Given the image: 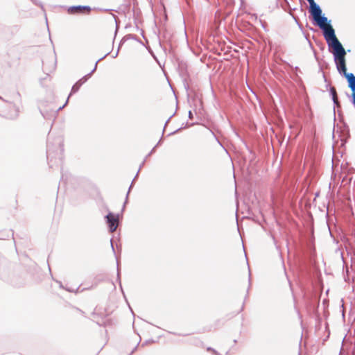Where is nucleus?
<instances>
[{"label": "nucleus", "mask_w": 355, "mask_h": 355, "mask_svg": "<svg viewBox=\"0 0 355 355\" xmlns=\"http://www.w3.org/2000/svg\"><path fill=\"white\" fill-rule=\"evenodd\" d=\"M181 129H182V128H178L177 130L174 131L173 132L171 133L170 135L175 134V132H178L179 130H180Z\"/></svg>", "instance_id": "nucleus-21"}, {"label": "nucleus", "mask_w": 355, "mask_h": 355, "mask_svg": "<svg viewBox=\"0 0 355 355\" xmlns=\"http://www.w3.org/2000/svg\"><path fill=\"white\" fill-rule=\"evenodd\" d=\"M110 243H111L112 250L114 252V253H115L114 248V245H113V239H111V240H110Z\"/></svg>", "instance_id": "nucleus-18"}, {"label": "nucleus", "mask_w": 355, "mask_h": 355, "mask_svg": "<svg viewBox=\"0 0 355 355\" xmlns=\"http://www.w3.org/2000/svg\"><path fill=\"white\" fill-rule=\"evenodd\" d=\"M53 153H54L53 147L51 146V144L50 143H48L47 144V150H46L47 159H50L51 161H52V159L53 157Z\"/></svg>", "instance_id": "nucleus-13"}, {"label": "nucleus", "mask_w": 355, "mask_h": 355, "mask_svg": "<svg viewBox=\"0 0 355 355\" xmlns=\"http://www.w3.org/2000/svg\"><path fill=\"white\" fill-rule=\"evenodd\" d=\"M40 112H41L42 115L44 118H46V115L44 114V113L42 111H40Z\"/></svg>", "instance_id": "nucleus-24"}, {"label": "nucleus", "mask_w": 355, "mask_h": 355, "mask_svg": "<svg viewBox=\"0 0 355 355\" xmlns=\"http://www.w3.org/2000/svg\"><path fill=\"white\" fill-rule=\"evenodd\" d=\"M119 50L116 53H114L113 58H116L118 55Z\"/></svg>", "instance_id": "nucleus-23"}, {"label": "nucleus", "mask_w": 355, "mask_h": 355, "mask_svg": "<svg viewBox=\"0 0 355 355\" xmlns=\"http://www.w3.org/2000/svg\"><path fill=\"white\" fill-rule=\"evenodd\" d=\"M322 31L327 45L339 40L336 35L335 30L331 24H329V26H327Z\"/></svg>", "instance_id": "nucleus-4"}, {"label": "nucleus", "mask_w": 355, "mask_h": 355, "mask_svg": "<svg viewBox=\"0 0 355 355\" xmlns=\"http://www.w3.org/2000/svg\"><path fill=\"white\" fill-rule=\"evenodd\" d=\"M207 350L208 352H211L214 355H220V353H218L216 350H215L214 349H213L212 347H208L207 348Z\"/></svg>", "instance_id": "nucleus-15"}, {"label": "nucleus", "mask_w": 355, "mask_h": 355, "mask_svg": "<svg viewBox=\"0 0 355 355\" xmlns=\"http://www.w3.org/2000/svg\"><path fill=\"white\" fill-rule=\"evenodd\" d=\"M313 22L314 25L318 26L321 30L329 26V24H331V20L328 19L324 14H322L316 21H313Z\"/></svg>", "instance_id": "nucleus-8"}, {"label": "nucleus", "mask_w": 355, "mask_h": 355, "mask_svg": "<svg viewBox=\"0 0 355 355\" xmlns=\"http://www.w3.org/2000/svg\"><path fill=\"white\" fill-rule=\"evenodd\" d=\"M105 218L110 232H114L116 231L119 225V214H114L113 213L110 212L105 216Z\"/></svg>", "instance_id": "nucleus-3"}, {"label": "nucleus", "mask_w": 355, "mask_h": 355, "mask_svg": "<svg viewBox=\"0 0 355 355\" xmlns=\"http://www.w3.org/2000/svg\"><path fill=\"white\" fill-rule=\"evenodd\" d=\"M35 5L36 6H40L41 8H43V6L42 4L41 3V2L38 0H31Z\"/></svg>", "instance_id": "nucleus-17"}, {"label": "nucleus", "mask_w": 355, "mask_h": 355, "mask_svg": "<svg viewBox=\"0 0 355 355\" xmlns=\"http://www.w3.org/2000/svg\"><path fill=\"white\" fill-rule=\"evenodd\" d=\"M347 54V51L344 47H341V49L339 51L338 54L335 55V58L334 59H341L345 58Z\"/></svg>", "instance_id": "nucleus-14"}, {"label": "nucleus", "mask_w": 355, "mask_h": 355, "mask_svg": "<svg viewBox=\"0 0 355 355\" xmlns=\"http://www.w3.org/2000/svg\"><path fill=\"white\" fill-rule=\"evenodd\" d=\"M189 118L191 119H193V114L191 111L189 112Z\"/></svg>", "instance_id": "nucleus-20"}, {"label": "nucleus", "mask_w": 355, "mask_h": 355, "mask_svg": "<svg viewBox=\"0 0 355 355\" xmlns=\"http://www.w3.org/2000/svg\"><path fill=\"white\" fill-rule=\"evenodd\" d=\"M308 2L311 1L312 0H306Z\"/></svg>", "instance_id": "nucleus-25"}, {"label": "nucleus", "mask_w": 355, "mask_h": 355, "mask_svg": "<svg viewBox=\"0 0 355 355\" xmlns=\"http://www.w3.org/2000/svg\"><path fill=\"white\" fill-rule=\"evenodd\" d=\"M348 83V87L352 92V103L355 106V76L352 73H345L343 75Z\"/></svg>", "instance_id": "nucleus-6"}, {"label": "nucleus", "mask_w": 355, "mask_h": 355, "mask_svg": "<svg viewBox=\"0 0 355 355\" xmlns=\"http://www.w3.org/2000/svg\"><path fill=\"white\" fill-rule=\"evenodd\" d=\"M162 141V139L159 141V142L157 143V144L151 150V151L146 155V157H145V159H144V161L142 162V163L141 164L140 166H139V171H137L135 178L133 179L130 187H129V189H128V191L127 193V195H126V198H125V202H124V205H123V210L124 209V207L125 206V204L128 202V195H129V193H130V189H132V185H133V183H134V181L135 180V179L137 178V177L138 176V174L139 173V171L140 169L141 168V167L144 165L146 161V159L152 154L154 153L155 151V148L160 144Z\"/></svg>", "instance_id": "nucleus-7"}, {"label": "nucleus", "mask_w": 355, "mask_h": 355, "mask_svg": "<svg viewBox=\"0 0 355 355\" xmlns=\"http://www.w3.org/2000/svg\"><path fill=\"white\" fill-rule=\"evenodd\" d=\"M58 144L59 147L60 148V151H62L63 148L62 147L61 141L60 140L58 141Z\"/></svg>", "instance_id": "nucleus-19"}, {"label": "nucleus", "mask_w": 355, "mask_h": 355, "mask_svg": "<svg viewBox=\"0 0 355 355\" xmlns=\"http://www.w3.org/2000/svg\"><path fill=\"white\" fill-rule=\"evenodd\" d=\"M85 10L89 12L91 11V8L88 6H73L69 8L68 12L69 13L73 14L76 12H83Z\"/></svg>", "instance_id": "nucleus-10"}, {"label": "nucleus", "mask_w": 355, "mask_h": 355, "mask_svg": "<svg viewBox=\"0 0 355 355\" xmlns=\"http://www.w3.org/2000/svg\"><path fill=\"white\" fill-rule=\"evenodd\" d=\"M116 263H117V279L119 281H120V268H119V261L117 259H116ZM119 283L121 284V282H119Z\"/></svg>", "instance_id": "nucleus-16"}, {"label": "nucleus", "mask_w": 355, "mask_h": 355, "mask_svg": "<svg viewBox=\"0 0 355 355\" xmlns=\"http://www.w3.org/2000/svg\"><path fill=\"white\" fill-rule=\"evenodd\" d=\"M329 93L331 96L332 101H333L334 105H336L337 107H339L340 103L338 99L337 92H336V88L334 87H330Z\"/></svg>", "instance_id": "nucleus-12"}, {"label": "nucleus", "mask_w": 355, "mask_h": 355, "mask_svg": "<svg viewBox=\"0 0 355 355\" xmlns=\"http://www.w3.org/2000/svg\"><path fill=\"white\" fill-rule=\"evenodd\" d=\"M0 99L5 103L3 107L5 116L10 119H17L22 107V100L19 92H15L10 99H5L1 96Z\"/></svg>", "instance_id": "nucleus-1"}, {"label": "nucleus", "mask_w": 355, "mask_h": 355, "mask_svg": "<svg viewBox=\"0 0 355 355\" xmlns=\"http://www.w3.org/2000/svg\"><path fill=\"white\" fill-rule=\"evenodd\" d=\"M119 50L116 53H114L113 58H116L118 55Z\"/></svg>", "instance_id": "nucleus-22"}, {"label": "nucleus", "mask_w": 355, "mask_h": 355, "mask_svg": "<svg viewBox=\"0 0 355 355\" xmlns=\"http://www.w3.org/2000/svg\"><path fill=\"white\" fill-rule=\"evenodd\" d=\"M109 54V53H107V54H105L103 57L101 58L100 59H98L96 62V64H95V66L94 67V69L92 70V71L90 73H89L88 74L85 75V76H83L81 79H80L78 82H76L72 87L71 88V93L69 94V96H68V98L67 100L66 101L65 103L60 107L58 109V111H60L68 103V101H69V96L73 94V93H76L78 91V89H80V87H81V85L85 83L88 78L91 76V75L96 70V68H97V64L99 61H101V60H103V58H105L107 55Z\"/></svg>", "instance_id": "nucleus-2"}, {"label": "nucleus", "mask_w": 355, "mask_h": 355, "mask_svg": "<svg viewBox=\"0 0 355 355\" xmlns=\"http://www.w3.org/2000/svg\"><path fill=\"white\" fill-rule=\"evenodd\" d=\"M336 66V69L340 74L343 75L347 73L346 60L345 58L334 59Z\"/></svg>", "instance_id": "nucleus-9"}, {"label": "nucleus", "mask_w": 355, "mask_h": 355, "mask_svg": "<svg viewBox=\"0 0 355 355\" xmlns=\"http://www.w3.org/2000/svg\"><path fill=\"white\" fill-rule=\"evenodd\" d=\"M309 12L310 14V16L312 17L313 21H316L317 19L321 17V15H322V10L320 6L318 3H316L314 0L309 1Z\"/></svg>", "instance_id": "nucleus-5"}, {"label": "nucleus", "mask_w": 355, "mask_h": 355, "mask_svg": "<svg viewBox=\"0 0 355 355\" xmlns=\"http://www.w3.org/2000/svg\"><path fill=\"white\" fill-rule=\"evenodd\" d=\"M328 46L330 52L334 55V58H335V55L338 54L339 51L341 49V47H343V44L339 40L329 44Z\"/></svg>", "instance_id": "nucleus-11"}]
</instances>
